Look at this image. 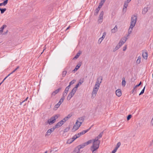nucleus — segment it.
Segmentation results:
<instances>
[{"instance_id":"nucleus-1","label":"nucleus","mask_w":153,"mask_h":153,"mask_svg":"<svg viewBox=\"0 0 153 153\" xmlns=\"http://www.w3.org/2000/svg\"><path fill=\"white\" fill-rule=\"evenodd\" d=\"M137 20V16L136 15L132 16L131 18L130 26L131 27H134L135 26L136 22Z\"/></svg>"},{"instance_id":"nucleus-2","label":"nucleus","mask_w":153,"mask_h":153,"mask_svg":"<svg viewBox=\"0 0 153 153\" xmlns=\"http://www.w3.org/2000/svg\"><path fill=\"white\" fill-rule=\"evenodd\" d=\"M99 87L100 86H99V85H95L93 91L92 93V96L91 97V98H92V97H93V98L95 97L98 89H99Z\"/></svg>"},{"instance_id":"nucleus-3","label":"nucleus","mask_w":153,"mask_h":153,"mask_svg":"<svg viewBox=\"0 0 153 153\" xmlns=\"http://www.w3.org/2000/svg\"><path fill=\"white\" fill-rule=\"evenodd\" d=\"M93 142V145L91 147L95 148L96 149H98L99 147L100 141H92Z\"/></svg>"},{"instance_id":"nucleus-4","label":"nucleus","mask_w":153,"mask_h":153,"mask_svg":"<svg viewBox=\"0 0 153 153\" xmlns=\"http://www.w3.org/2000/svg\"><path fill=\"white\" fill-rule=\"evenodd\" d=\"M103 15L104 12L103 11H102L101 12L100 14L99 19L98 20V22L99 23H100L102 22Z\"/></svg>"},{"instance_id":"nucleus-5","label":"nucleus","mask_w":153,"mask_h":153,"mask_svg":"<svg viewBox=\"0 0 153 153\" xmlns=\"http://www.w3.org/2000/svg\"><path fill=\"white\" fill-rule=\"evenodd\" d=\"M65 122L64 120L63 119L62 120L58 123L57 124L54 126L55 128H58L61 126Z\"/></svg>"},{"instance_id":"nucleus-6","label":"nucleus","mask_w":153,"mask_h":153,"mask_svg":"<svg viewBox=\"0 0 153 153\" xmlns=\"http://www.w3.org/2000/svg\"><path fill=\"white\" fill-rule=\"evenodd\" d=\"M92 125L88 129L86 130H83L82 131L80 132V133H78L77 134L78 135L79 137H80V136L81 135H82L85 134L91 128V127L92 126Z\"/></svg>"},{"instance_id":"nucleus-7","label":"nucleus","mask_w":153,"mask_h":153,"mask_svg":"<svg viewBox=\"0 0 153 153\" xmlns=\"http://www.w3.org/2000/svg\"><path fill=\"white\" fill-rule=\"evenodd\" d=\"M102 76H100L97 79V81L96 82L95 85H100L102 82Z\"/></svg>"},{"instance_id":"nucleus-8","label":"nucleus","mask_w":153,"mask_h":153,"mask_svg":"<svg viewBox=\"0 0 153 153\" xmlns=\"http://www.w3.org/2000/svg\"><path fill=\"white\" fill-rule=\"evenodd\" d=\"M55 129V128L54 127V126H53V128L48 130L46 133L45 136L47 135H49L53 131H54Z\"/></svg>"},{"instance_id":"nucleus-9","label":"nucleus","mask_w":153,"mask_h":153,"mask_svg":"<svg viewBox=\"0 0 153 153\" xmlns=\"http://www.w3.org/2000/svg\"><path fill=\"white\" fill-rule=\"evenodd\" d=\"M77 125H75L73 127V128L72 129V131H75L77 130L79 127L81 125V123L80 122V124H79V125H77V124H76Z\"/></svg>"},{"instance_id":"nucleus-10","label":"nucleus","mask_w":153,"mask_h":153,"mask_svg":"<svg viewBox=\"0 0 153 153\" xmlns=\"http://www.w3.org/2000/svg\"><path fill=\"white\" fill-rule=\"evenodd\" d=\"M127 39V38H125L124 41H123L122 39H121L117 45H118V46L120 48L126 42Z\"/></svg>"},{"instance_id":"nucleus-11","label":"nucleus","mask_w":153,"mask_h":153,"mask_svg":"<svg viewBox=\"0 0 153 153\" xmlns=\"http://www.w3.org/2000/svg\"><path fill=\"white\" fill-rule=\"evenodd\" d=\"M83 82L84 80L83 79H79L78 83L75 85V87L74 88L75 89L77 90V88L79 86L81 85L82 84V83Z\"/></svg>"},{"instance_id":"nucleus-12","label":"nucleus","mask_w":153,"mask_h":153,"mask_svg":"<svg viewBox=\"0 0 153 153\" xmlns=\"http://www.w3.org/2000/svg\"><path fill=\"white\" fill-rule=\"evenodd\" d=\"M54 120L55 119H53L52 117L48 120L47 122L49 125H51L55 122Z\"/></svg>"},{"instance_id":"nucleus-13","label":"nucleus","mask_w":153,"mask_h":153,"mask_svg":"<svg viewBox=\"0 0 153 153\" xmlns=\"http://www.w3.org/2000/svg\"><path fill=\"white\" fill-rule=\"evenodd\" d=\"M142 56L143 58L145 59H147L148 57V53L147 52L144 51H143Z\"/></svg>"},{"instance_id":"nucleus-14","label":"nucleus","mask_w":153,"mask_h":153,"mask_svg":"<svg viewBox=\"0 0 153 153\" xmlns=\"http://www.w3.org/2000/svg\"><path fill=\"white\" fill-rule=\"evenodd\" d=\"M116 94L117 96L120 97L122 95L121 90L120 89H118L116 91Z\"/></svg>"},{"instance_id":"nucleus-15","label":"nucleus","mask_w":153,"mask_h":153,"mask_svg":"<svg viewBox=\"0 0 153 153\" xmlns=\"http://www.w3.org/2000/svg\"><path fill=\"white\" fill-rule=\"evenodd\" d=\"M76 91V89H75L74 88L71 91V92L69 94L71 96H72L73 97Z\"/></svg>"},{"instance_id":"nucleus-16","label":"nucleus","mask_w":153,"mask_h":153,"mask_svg":"<svg viewBox=\"0 0 153 153\" xmlns=\"http://www.w3.org/2000/svg\"><path fill=\"white\" fill-rule=\"evenodd\" d=\"M81 53L82 52L80 51H79V52L77 53L76 55L74 57V58H73V59H77L79 56L81 54Z\"/></svg>"},{"instance_id":"nucleus-17","label":"nucleus","mask_w":153,"mask_h":153,"mask_svg":"<svg viewBox=\"0 0 153 153\" xmlns=\"http://www.w3.org/2000/svg\"><path fill=\"white\" fill-rule=\"evenodd\" d=\"M80 149L76 147L74 150L73 153H80L81 152Z\"/></svg>"},{"instance_id":"nucleus-18","label":"nucleus","mask_w":153,"mask_h":153,"mask_svg":"<svg viewBox=\"0 0 153 153\" xmlns=\"http://www.w3.org/2000/svg\"><path fill=\"white\" fill-rule=\"evenodd\" d=\"M117 30V25H116L111 30V31L112 33H114L116 32Z\"/></svg>"},{"instance_id":"nucleus-19","label":"nucleus","mask_w":153,"mask_h":153,"mask_svg":"<svg viewBox=\"0 0 153 153\" xmlns=\"http://www.w3.org/2000/svg\"><path fill=\"white\" fill-rule=\"evenodd\" d=\"M128 3L125 2L124 4L123 8V11H124L125 12L126 11V8L128 6Z\"/></svg>"},{"instance_id":"nucleus-20","label":"nucleus","mask_w":153,"mask_h":153,"mask_svg":"<svg viewBox=\"0 0 153 153\" xmlns=\"http://www.w3.org/2000/svg\"><path fill=\"white\" fill-rule=\"evenodd\" d=\"M79 122L78 120H77V121L76 123V124H77L78 122H79V123H80V122H81V124H82V123L84 121V118L82 117H81L80 118H79Z\"/></svg>"},{"instance_id":"nucleus-21","label":"nucleus","mask_w":153,"mask_h":153,"mask_svg":"<svg viewBox=\"0 0 153 153\" xmlns=\"http://www.w3.org/2000/svg\"><path fill=\"white\" fill-rule=\"evenodd\" d=\"M72 116V115H71L70 114H68L67 116L65 117L63 119V120H64L65 122L67 121L68 119L70 118Z\"/></svg>"},{"instance_id":"nucleus-22","label":"nucleus","mask_w":153,"mask_h":153,"mask_svg":"<svg viewBox=\"0 0 153 153\" xmlns=\"http://www.w3.org/2000/svg\"><path fill=\"white\" fill-rule=\"evenodd\" d=\"M85 144H84V143H82V144H81L79 145L78 146H77L76 147L78 148L79 149H81L83 148L85 146Z\"/></svg>"},{"instance_id":"nucleus-23","label":"nucleus","mask_w":153,"mask_h":153,"mask_svg":"<svg viewBox=\"0 0 153 153\" xmlns=\"http://www.w3.org/2000/svg\"><path fill=\"white\" fill-rule=\"evenodd\" d=\"M126 81L125 80V78L123 77L122 78V85L124 87L126 85Z\"/></svg>"},{"instance_id":"nucleus-24","label":"nucleus","mask_w":153,"mask_h":153,"mask_svg":"<svg viewBox=\"0 0 153 153\" xmlns=\"http://www.w3.org/2000/svg\"><path fill=\"white\" fill-rule=\"evenodd\" d=\"M147 8L148 7H147L146 8L145 7L143 8L142 11L143 14H145L146 13L148 10Z\"/></svg>"},{"instance_id":"nucleus-25","label":"nucleus","mask_w":153,"mask_h":153,"mask_svg":"<svg viewBox=\"0 0 153 153\" xmlns=\"http://www.w3.org/2000/svg\"><path fill=\"white\" fill-rule=\"evenodd\" d=\"M100 8H98L97 7L95 10V13H94V15H95V16H97V15L98 14V13L100 10Z\"/></svg>"},{"instance_id":"nucleus-26","label":"nucleus","mask_w":153,"mask_h":153,"mask_svg":"<svg viewBox=\"0 0 153 153\" xmlns=\"http://www.w3.org/2000/svg\"><path fill=\"white\" fill-rule=\"evenodd\" d=\"M7 9L6 8H0V11H1V14L3 13Z\"/></svg>"},{"instance_id":"nucleus-27","label":"nucleus","mask_w":153,"mask_h":153,"mask_svg":"<svg viewBox=\"0 0 153 153\" xmlns=\"http://www.w3.org/2000/svg\"><path fill=\"white\" fill-rule=\"evenodd\" d=\"M78 137H79L78 135L77 134H76L75 135L71 138L72 139V140L74 141Z\"/></svg>"},{"instance_id":"nucleus-28","label":"nucleus","mask_w":153,"mask_h":153,"mask_svg":"<svg viewBox=\"0 0 153 153\" xmlns=\"http://www.w3.org/2000/svg\"><path fill=\"white\" fill-rule=\"evenodd\" d=\"M134 27H131V26H130L128 30V35L130 34L132 32V29Z\"/></svg>"},{"instance_id":"nucleus-29","label":"nucleus","mask_w":153,"mask_h":153,"mask_svg":"<svg viewBox=\"0 0 153 153\" xmlns=\"http://www.w3.org/2000/svg\"><path fill=\"white\" fill-rule=\"evenodd\" d=\"M92 140H90L84 143V144H85V146H86L87 145L91 143L92 142Z\"/></svg>"},{"instance_id":"nucleus-30","label":"nucleus","mask_w":153,"mask_h":153,"mask_svg":"<svg viewBox=\"0 0 153 153\" xmlns=\"http://www.w3.org/2000/svg\"><path fill=\"white\" fill-rule=\"evenodd\" d=\"M97 149H98L91 147L90 148V149L92 151V153H96V151Z\"/></svg>"},{"instance_id":"nucleus-31","label":"nucleus","mask_w":153,"mask_h":153,"mask_svg":"<svg viewBox=\"0 0 153 153\" xmlns=\"http://www.w3.org/2000/svg\"><path fill=\"white\" fill-rule=\"evenodd\" d=\"M59 116V115L58 114H56L54 116L52 117V118L53 119H55L54 120L56 121V120L57 119Z\"/></svg>"},{"instance_id":"nucleus-32","label":"nucleus","mask_w":153,"mask_h":153,"mask_svg":"<svg viewBox=\"0 0 153 153\" xmlns=\"http://www.w3.org/2000/svg\"><path fill=\"white\" fill-rule=\"evenodd\" d=\"M61 88H59L53 91L56 94H57L61 89Z\"/></svg>"},{"instance_id":"nucleus-33","label":"nucleus","mask_w":153,"mask_h":153,"mask_svg":"<svg viewBox=\"0 0 153 153\" xmlns=\"http://www.w3.org/2000/svg\"><path fill=\"white\" fill-rule=\"evenodd\" d=\"M67 71H63L62 72V76L63 77H64L66 74H67Z\"/></svg>"},{"instance_id":"nucleus-34","label":"nucleus","mask_w":153,"mask_h":153,"mask_svg":"<svg viewBox=\"0 0 153 153\" xmlns=\"http://www.w3.org/2000/svg\"><path fill=\"white\" fill-rule=\"evenodd\" d=\"M8 0H5L2 3V5L3 6H5L7 3Z\"/></svg>"},{"instance_id":"nucleus-35","label":"nucleus","mask_w":153,"mask_h":153,"mask_svg":"<svg viewBox=\"0 0 153 153\" xmlns=\"http://www.w3.org/2000/svg\"><path fill=\"white\" fill-rule=\"evenodd\" d=\"M8 0H5L2 3V5L3 6H5L7 3Z\"/></svg>"},{"instance_id":"nucleus-36","label":"nucleus","mask_w":153,"mask_h":153,"mask_svg":"<svg viewBox=\"0 0 153 153\" xmlns=\"http://www.w3.org/2000/svg\"><path fill=\"white\" fill-rule=\"evenodd\" d=\"M67 92L66 93H65V92L64 91L63 93V94H62V98H63V99H65V97L66 96L67 94Z\"/></svg>"},{"instance_id":"nucleus-37","label":"nucleus","mask_w":153,"mask_h":153,"mask_svg":"<svg viewBox=\"0 0 153 153\" xmlns=\"http://www.w3.org/2000/svg\"><path fill=\"white\" fill-rule=\"evenodd\" d=\"M120 145H121L120 143V142H119L117 144V145L115 147V148H116V149H117L118 148H119V147H120Z\"/></svg>"},{"instance_id":"nucleus-38","label":"nucleus","mask_w":153,"mask_h":153,"mask_svg":"<svg viewBox=\"0 0 153 153\" xmlns=\"http://www.w3.org/2000/svg\"><path fill=\"white\" fill-rule=\"evenodd\" d=\"M63 98H61L60 100L59 101V102L58 103L60 105L62 103L63 101H64V99H63Z\"/></svg>"},{"instance_id":"nucleus-39","label":"nucleus","mask_w":153,"mask_h":153,"mask_svg":"<svg viewBox=\"0 0 153 153\" xmlns=\"http://www.w3.org/2000/svg\"><path fill=\"white\" fill-rule=\"evenodd\" d=\"M145 88V86H144L143 88L141 91V92H140V94H139V95H140L143 94V93L144 92Z\"/></svg>"},{"instance_id":"nucleus-40","label":"nucleus","mask_w":153,"mask_h":153,"mask_svg":"<svg viewBox=\"0 0 153 153\" xmlns=\"http://www.w3.org/2000/svg\"><path fill=\"white\" fill-rule=\"evenodd\" d=\"M73 141H74L72 140V138H71L68 140V141H67V143L70 144L72 143Z\"/></svg>"},{"instance_id":"nucleus-41","label":"nucleus","mask_w":153,"mask_h":153,"mask_svg":"<svg viewBox=\"0 0 153 153\" xmlns=\"http://www.w3.org/2000/svg\"><path fill=\"white\" fill-rule=\"evenodd\" d=\"M70 128L69 127H67L66 128H65L64 131V132H68V131H69L70 129Z\"/></svg>"},{"instance_id":"nucleus-42","label":"nucleus","mask_w":153,"mask_h":153,"mask_svg":"<svg viewBox=\"0 0 153 153\" xmlns=\"http://www.w3.org/2000/svg\"><path fill=\"white\" fill-rule=\"evenodd\" d=\"M103 134V131L101 132L97 136L99 139L101 138Z\"/></svg>"},{"instance_id":"nucleus-43","label":"nucleus","mask_w":153,"mask_h":153,"mask_svg":"<svg viewBox=\"0 0 153 153\" xmlns=\"http://www.w3.org/2000/svg\"><path fill=\"white\" fill-rule=\"evenodd\" d=\"M103 4L104 3L100 2L99 4V5L98 7H97L100 9V8L102 7Z\"/></svg>"},{"instance_id":"nucleus-44","label":"nucleus","mask_w":153,"mask_h":153,"mask_svg":"<svg viewBox=\"0 0 153 153\" xmlns=\"http://www.w3.org/2000/svg\"><path fill=\"white\" fill-rule=\"evenodd\" d=\"M120 47L118 46V45H117L115 48L114 49L113 51L115 52V51L118 49Z\"/></svg>"},{"instance_id":"nucleus-45","label":"nucleus","mask_w":153,"mask_h":153,"mask_svg":"<svg viewBox=\"0 0 153 153\" xmlns=\"http://www.w3.org/2000/svg\"><path fill=\"white\" fill-rule=\"evenodd\" d=\"M99 138L98 137H95L94 139H93L92 140V141H94V142L95 141H100V140H98Z\"/></svg>"},{"instance_id":"nucleus-46","label":"nucleus","mask_w":153,"mask_h":153,"mask_svg":"<svg viewBox=\"0 0 153 153\" xmlns=\"http://www.w3.org/2000/svg\"><path fill=\"white\" fill-rule=\"evenodd\" d=\"M76 80L73 79L69 83V84L70 85H72L74 84Z\"/></svg>"},{"instance_id":"nucleus-47","label":"nucleus","mask_w":153,"mask_h":153,"mask_svg":"<svg viewBox=\"0 0 153 153\" xmlns=\"http://www.w3.org/2000/svg\"><path fill=\"white\" fill-rule=\"evenodd\" d=\"M132 115L131 114L128 115L127 117V120H129L131 117Z\"/></svg>"},{"instance_id":"nucleus-48","label":"nucleus","mask_w":153,"mask_h":153,"mask_svg":"<svg viewBox=\"0 0 153 153\" xmlns=\"http://www.w3.org/2000/svg\"><path fill=\"white\" fill-rule=\"evenodd\" d=\"M7 27V25H4L2 26L0 28V30H2L3 31V30L5 27Z\"/></svg>"},{"instance_id":"nucleus-49","label":"nucleus","mask_w":153,"mask_h":153,"mask_svg":"<svg viewBox=\"0 0 153 153\" xmlns=\"http://www.w3.org/2000/svg\"><path fill=\"white\" fill-rule=\"evenodd\" d=\"M72 97V96H71L70 95L68 94V96L67 97V99L68 100H70L71 98Z\"/></svg>"},{"instance_id":"nucleus-50","label":"nucleus","mask_w":153,"mask_h":153,"mask_svg":"<svg viewBox=\"0 0 153 153\" xmlns=\"http://www.w3.org/2000/svg\"><path fill=\"white\" fill-rule=\"evenodd\" d=\"M19 68V66H18L12 72H11V74H13Z\"/></svg>"},{"instance_id":"nucleus-51","label":"nucleus","mask_w":153,"mask_h":153,"mask_svg":"<svg viewBox=\"0 0 153 153\" xmlns=\"http://www.w3.org/2000/svg\"><path fill=\"white\" fill-rule=\"evenodd\" d=\"M69 89L67 87L65 88V89L64 91L65 92V93H68V91Z\"/></svg>"},{"instance_id":"nucleus-52","label":"nucleus","mask_w":153,"mask_h":153,"mask_svg":"<svg viewBox=\"0 0 153 153\" xmlns=\"http://www.w3.org/2000/svg\"><path fill=\"white\" fill-rule=\"evenodd\" d=\"M60 105L58 103H57L54 106V108H59L60 106Z\"/></svg>"},{"instance_id":"nucleus-53","label":"nucleus","mask_w":153,"mask_h":153,"mask_svg":"<svg viewBox=\"0 0 153 153\" xmlns=\"http://www.w3.org/2000/svg\"><path fill=\"white\" fill-rule=\"evenodd\" d=\"M105 35H106V33L104 32L101 38H102V39H103L105 37Z\"/></svg>"},{"instance_id":"nucleus-54","label":"nucleus","mask_w":153,"mask_h":153,"mask_svg":"<svg viewBox=\"0 0 153 153\" xmlns=\"http://www.w3.org/2000/svg\"><path fill=\"white\" fill-rule=\"evenodd\" d=\"M140 60L137 59L136 61V63L138 64L140 63Z\"/></svg>"},{"instance_id":"nucleus-55","label":"nucleus","mask_w":153,"mask_h":153,"mask_svg":"<svg viewBox=\"0 0 153 153\" xmlns=\"http://www.w3.org/2000/svg\"><path fill=\"white\" fill-rule=\"evenodd\" d=\"M28 97H27L24 101H22V102H20V105H21L22 103L23 102L26 101L27 100V99H28Z\"/></svg>"},{"instance_id":"nucleus-56","label":"nucleus","mask_w":153,"mask_h":153,"mask_svg":"<svg viewBox=\"0 0 153 153\" xmlns=\"http://www.w3.org/2000/svg\"><path fill=\"white\" fill-rule=\"evenodd\" d=\"M117 149L116 148H114V149L112 151L111 153H115V152L117 151Z\"/></svg>"},{"instance_id":"nucleus-57","label":"nucleus","mask_w":153,"mask_h":153,"mask_svg":"<svg viewBox=\"0 0 153 153\" xmlns=\"http://www.w3.org/2000/svg\"><path fill=\"white\" fill-rule=\"evenodd\" d=\"M56 94L54 92H53L51 94V97L54 96Z\"/></svg>"},{"instance_id":"nucleus-58","label":"nucleus","mask_w":153,"mask_h":153,"mask_svg":"<svg viewBox=\"0 0 153 153\" xmlns=\"http://www.w3.org/2000/svg\"><path fill=\"white\" fill-rule=\"evenodd\" d=\"M102 40L103 39H102V38H101L99 39L98 41L99 42H100V44L101 43V42H102Z\"/></svg>"},{"instance_id":"nucleus-59","label":"nucleus","mask_w":153,"mask_h":153,"mask_svg":"<svg viewBox=\"0 0 153 153\" xmlns=\"http://www.w3.org/2000/svg\"><path fill=\"white\" fill-rule=\"evenodd\" d=\"M139 86L138 85H136L134 87V90H136V88Z\"/></svg>"},{"instance_id":"nucleus-60","label":"nucleus","mask_w":153,"mask_h":153,"mask_svg":"<svg viewBox=\"0 0 153 153\" xmlns=\"http://www.w3.org/2000/svg\"><path fill=\"white\" fill-rule=\"evenodd\" d=\"M82 64L81 62H79V63L77 65H78L79 67L80 68V66H81Z\"/></svg>"},{"instance_id":"nucleus-61","label":"nucleus","mask_w":153,"mask_h":153,"mask_svg":"<svg viewBox=\"0 0 153 153\" xmlns=\"http://www.w3.org/2000/svg\"><path fill=\"white\" fill-rule=\"evenodd\" d=\"M78 70L77 69H76L75 68L72 71V72L74 73L76 71Z\"/></svg>"},{"instance_id":"nucleus-62","label":"nucleus","mask_w":153,"mask_h":153,"mask_svg":"<svg viewBox=\"0 0 153 153\" xmlns=\"http://www.w3.org/2000/svg\"><path fill=\"white\" fill-rule=\"evenodd\" d=\"M131 0H127L126 1H125L128 4L131 1Z\"/></svg>"},{"instance_id":"nucleus-63","label":"nucleus","mask_w":153,"mask_h":153,"mask_svg":"<svg viewBox=\"0 0 153 153\" xmlns=\"http://www.w3.org/2000/svg\"><path fill=\"white\" fill-rule=\"evenodd\" d=\"M75 68H76V69H77V70H78L79 68V66H78V65H77L76 66Z\"/></svg>"},{"instance_id":"nucleus-64","label":"nucleus","mask_w":153,"mask_h":153,"mask_svg":"<svg viewBox=\"0 0 153 153\" xmlns=\"http://www.w3.org/2000/svg\"><path fill=\"white\" fill-rule=\"evenodd\" d=\"M105 1L106 0H101L100 2L104 4Z\"/></svg>"}]
</instances>
